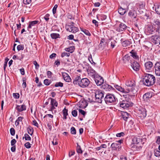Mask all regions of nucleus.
<instances>
[{
	"mask_svg": "<svg viewBox=\"0 0 160 160\" xmlns=\"http://www.w3.org/2000/svg\"><path fill=\"white\" fill-rule=\"evenodd\" d=\"M128 15L131 18H136L137 16L136 12L134 10H130L128 13Z\"/></svg>",
	"mask_w": 160,
	"mask_h": 160,
	"instance_id": "33",
	"label": "nucleus"
},
{
	"mask_svg": "<svg viewBox=\"0 0 160 160\" xmlns=\"http://www.w3.org/2000/svg\"><path fill=\"white\" fill-rule=\"evenodd\" d=\"M64 79L65 81L68 82H69L71 80V79L69 75H68V77L65 78Z\"/></svg>",
	"mask_w": 160,
	"mask_h": 160,
	"instance_id": "59",
	"label": "nucleus"
},
{
	"mask_svg": "<svg viewBox=\"0 0 160 160\" xmlns=\"http://www.w3.org/2000/svg\"><path fill=\"white\" fill-rule=\"evenodd\" d=\"M106 43L107 42L105 41V39L103 38H102L101 40L99 46H104L106 45Z\"/></svg>",
	"mask_w": 160,
	"mask_h": 160,
	"instance_id": "44",
	"label": "nucleus"
},
{
	"mask_svg": "<svg viewBox=\"0 0 160 160\" xmlns=\"http://www.w3.org/2000/svg\"><path fill=\"white\" fill-rule=\"evenodd\" d=\"M131 146V149L132 150L135 152H136L140 151L142 147V146L141 145L134 144L133 143L132 144Z\"/></svg>",
	"mask_w": 160,
	"mask_h": 160,
	"instance_id": "19",
	"label": "nucleus"
},
{
	"mask_svg": "<svg viewBox=\"0 0 160 160\" xmlns=\"http://www.w3.org/2000/svg\"><path fill=\"white\" fill-rule=\"evenodd\" d=\"M17 49L18 51L20 50H23L24 49V46L23 45L20 44L17 47Z\"/></svg>",
	"mask_w": 160,
	"mask_h": 160,
	"instance_id": "51",
	"label": "nucleus"
},
{
	"mask_svg": "<svg viewBox=\"0 0 160 160\" xmlns=\"http://www.w3.org/2000/svg\"><path fill=\"white\" fill-rule=\"evenodd\" d=\"M143 99L146 105H149L150 102V93L148 92L144 94Z\"/></svg>",
	"mask_w": 160,
	"mask_h": 160,
	"instance_id": "15",
	"label": "nucleus"
},
{
	"mask_svg": "<svg viewBox=\"0 0 160 160\" xmlns=\"http://www.w3.org/2000/svg\"><path fill=\"white\" fill-rule=\"evenodd\" d=\"M94 78L95 82L98 86H101L103 83L104 80L101 77L99 76V77H98L97 76Z\"/></svg>",
	"mask_w": 160,
	"mask_h": 160,
	"instance_id": "22",
	"label": "nucleus"
},
{
	"mask_svg": "<svg viewBox=\"0 0 160 160\" xmlns=\"http://www.w3.org/2000/svg\"><path fill=\"white\" fill-rule=\"evenodd\" d=\"M98 18H100L102 20H104L107 18V16L104 14H101L97 16Z\"/></svg>",
	"mask_w": 160,
	"mask_h": 160,
	"instance_id": "45",
	"label": "nucleus"
},
{
	"mask_svg": "<svg viewBox=\"0 0 160 160\" xmlns=\"http://www.w3.org/2000/svg\"><path fill=\"white\" fill-rule=\"evenodd\" d=\"M76 151L78 153L81 154L82 153V150L81 147L78 143H77Z\"/></svg>",
	"mask_w": 160,
	"mask_h": 160,
	"instance_id": "39",
	"label": "nucleus"
},
{
	"mask_svg": "<svg viewBox=\"0 0 160 160\" xmlns=\"http://www.w3.org/2000/svg\"><path fill=\"white\" fill-rule=\"evenodd\" d=\"M122 60L124 63H126L127 62H129V61H130L131 60H133V59L132 58H131L130 56L127 54L124 56ZM130 62V61H129V62Z\"/></svg>",
	"mask_w": 160,
	"mask_h": 160,
	"instance_id": "32",
	"label": "nucleus"
},
{
	"mask_svg": "<svg viewBox=\"0 0 160 160\" xmlns=\"http://www.w3.org/2000/svg\"><path fill=\"white\" fill-rule=\"evenodd\" d=\"M74 48L73 47H71L70 48H65V50L66 51L70 52V53H72L74 51Z\"/></svg>",
	"mask_w": 160,
	"mask_h": 160,
	"instance_id": "43",
	"label": "nucleus"
},
{
	"mask_svg": "<svg viewBox=\"0 0 160 160\" xmlns=\"http://www.w3.org/2000/svg\"><path fill=\"white\" fill-rule=\"evenodd\" d=\"M145 32L147 35L150 34V27L148 25L147 28L145 29Z\"/></svg>",
	"mask_w": 160,
	"mask_h": 160,
	"instance_id": "49",
	"label": "nucleus"
},
{
	"mask_svg": "<svg viewBox=\"0 0 160 160\" xmlns=\"http://www.w3.org/2000/svg\"><path fill=\"white\" fill-rule=\"evenodd\" d=\"M50 15L48 13L46 14L44 17V18L46 22H48L49 20V17Z\"/></svg>",
	"mask_w": 160,
	"mask_h": 160,
	"instance_id": "55",
	"label": "nucleus"
},
{
	"mask_svg": "<svg viewBox=\"0 0 160 160\" xmlns=\"http://www.w3.org/2000/svg\"><path fill=\"white\" fill-rule=\"evenodd\" d=\"M155 155L157 157H158L160 156V151L158 150L155 151L154 152Z\"/></svg>",
	"mask_w": 160,
	"mask_h": 160,
	"instance_id": "63",
	"label": "nucleus"
},
{
	"mask_svg": "<svg viewBox=\"0 0 160 160\" xmlns=\"http://www.w3.org/2000/svg\"><path fill=\"white\" fill-rule=\"evenodd\" d=\"M127 27L125 24L122 23L120 22L119 24L118 27L116 29V30L118 32H121L126 30Z\"/></svg>",
	"mask_w": 160,
	"mask_h": 160,
	"instance_id": "21",
	"label": "nucleus"
},
{
	"mask_svg": "<svg viewBox=\"0 0 160 160\" xmlns=\"http://www.w3.org/2000/svg\"><path fill=\"white\" fill-rule=\"evenodd\" d=\"M33 63L35 66L36 69H38L39 68V64L37 63V62L36 61H34L33 62Z\"/></svg>",
	"mask_w": 160,
	"mask_h": 160,
	"instance_id": "61",
	"label": "nucleus"
},
{
	"mask_svg": "<svg viewBox=\"0 0 160 160\" xmlns=\"http://www.w3.org/2000/svg\"><path fill=\"white\" fill-rule=\"evenodd\" d=\"M10 133L12 136H14L15 135V130L13 128H11L10 129Z\"/></svg>",
	"mask_w": 160,
	"mask_h": 160,
	"instance_id": "62",
	"label": "nucleus"
},
{
	"mask_svg": "<svg viewBox=\"0 0 160 160\" xmlns=\"http://www.w3.org/2000/svg\"><path fill=\"white\" fill-rule=\"evenodd\" d=\"M81 78L80 76H77L74 79L73 81V83L74 85H76L78 84L79 86V83L80 82V80H81Z\"/></svg>",
	"mask_w": 160,
	"mask_h": 160,
	"instance_id": "31",
	"label": "nucleus"
},
{
	"mask_svg": "<svg viewBox=\"0 0 160 160\" xmlns=\"http://www.w3.org/2000/svg\"><path fill=\"white\" fill-rule=\"evenodd\" d=\"M112 85H110L108 84L106 85V87L107 89H108V90H114L115 88L118 91L124 93H128L130 91L129 89H126L125 90L123 88L117 84L112 83Z\"/></svg>",
	"mask_w": 160,
	"mask_h": 160,
	"instance_id": "1",
	"label": "nucleus"
},
{
	"mask_svg": "<svg viewBox=\"0 0 160 160\" xmlns=\"http://www.w3.org/2000/svg\"><path fill=\"white\" fill-rule=\"evenodd\" d=\"M117 100V98L114 94L109 93L107 94L104 98V100L107 104L114 103Z\"/></svg>",
	"mask_w": 160,
	"mask_h": 160,
	"instance_id": "5",
	"label": "nucleus"
},
{
	"mask_svg": "<svg viewBox=\"0 0 160 160\" xmlns=\"http://www.w3.org/2000/svg\"><path fill=\"white\" fill-rule=\"evenodd\" d=\"M151 41L155 44L159 43L160 42V38L158 35L155 34L151 36Z\"/></svg>",
	"mask_w": 160,
	"mask_h": 160,
	"instance_id": "18",
	"label": "nucleus"
},
{
	"mask_svg": "<svg viewBox=\"0 0 160 160\" xmlns=\"http://www.w3.org/2000/svg\"><path fill=\"white\" fill-rule=\"evenodd\" d=\"M144 4H143V2H140L136 4L137 8L140 14L143 12V10H144Z\"/></svg>",
	"mask_w": 160,
	"mask_h": 160,
	"instance_id": "20",
	"label": "nucleus"
},
{
	"mask_svg": "<svg viewBox=\"0 0 160 160\" xmlns=\"http://www.w3.org/2000/svg\"><path fill=\"white\" fill-rule=\"evenodd\" d=\"M121 114L122 118L125 121H127V119L130 118V115L126 112H122Z\"/></svg>",
	"mask_w": 160,
	"mask_h": 160,
	"instance_id": "26",
	"label": "nucleus"
},
{
	"mask_svg": "<svg viewBox=\"0 0 160 160\" xmlns=\"http://www.w3.org/2000/svg\"><path fill=\"white\" fill-rule=\"evenodd\" d=\"M58 7V6L57 4H55L54 6L52 9V13L53 14H54L55 13H56V12L57 8Z\"/></svg>",
	"mask_w": 160,
	"mask_h": 160,
	"instance_id": "57",
	"label": "nucleus"
},
{
	"mask_svg": "<svg viewBox=\"0 0 160 160\" xmlns=\"http://www.w3.org/2000/svg\"><path fill=\"white\" fill-rule=\"evenodd\" d=\"M74 22H71L68 24L66 25L65 28L67 31L73 33H75L77 32L78 31V29L74 26Z\"/></svg>",
	"mask_w": 160,
	"mask_h": 160,
	"instance_id": "6",
	"label": "nucleus"
},
{
	"mask_svg": "<svg viewBox=\"0 0 160 160\" xmlns=\"http://www.w3.org/2000/svg\"><path fill=\"white\" fill-rule=\"evenodd\" d=\"M23 83L22 86L23 88H25L26 87L27 84L26 83V79L25 78H23L22 79Z\"/></svg>",
	"mask_w": 160,
	"mask_h": 160,
	"instance_id": "47",
	"label": "nucleus"
},
{
	"mask_svg": "<svg viewBox=\"0 0 160 160\" xmlns=\"http://www.w3.org/2000/svg\"><path fill=\"white\" fill-rule=\"evenodd\" d=\"M78 112L76 110H74L72 111V114L74 117H76L77 116Z\"/></svg>",
	"mask_w": 160,
	"mask_h": 160,
	"instance_id": "53",
	"label": "nucleus"
},
{
	"mask_svg": "<svg viewBox=\"0 0 160 160\" xmlns=\"http://www.w3.org/2000/svg\"><path fill=\"white\" fill-rule=\"evenodd\" d=\"M79 107L81 108H84L86 107L88 105V104L86 102L83 100L80 101L79 102Z\"/></svg>",
	"mask_w": 160,
	"mask_h": 160,
	"instance_id": "29",
	"label": "nucleus"
},
{
	"mask_svg": "<svg viewBox=\"0 0 160 160\" xmlns=\"http://www.w3.org/2000/svg\"><path fill=\"white\" fill-rule=\"evenodd\" d=\"M145 77L142 78V80L140 81L144 85L146 86H150V82H149V79H148L149 76H150V74L148 73H145Z\"/></svg>",
	"mask_w": 160,
	"mask_h": 160,
	"instance_id": "12",
	"label": "nucleus"
},
{
	"mask_svg": "<svg viewBox=\"0 0 160 160\" xmlns=\"http://www.w3.org/2000/svg\"><path fill=\"white\" fill-rule=\"evenodd\" d=\"M24 138L26 140L30 141L31 140V138L27 133H26L24 135Z\"/></svg>",
	"mask_w": 160,
	"mask_h": 160,
	"instance_id": "50",
	"label": "nucleus"
},
{
	"mask_svg": "<svg viewBox=\"0 0 160 160\" xmlns=\"http://www.w3.org/2000/svg\"><path fill=\"white\" fill-rule=\"evenodd\" d=\"M146 139L145 138H142L141 137L136 136L132 138V141L134 144L141 145V144H143L146 141Z\"/></svg>",
	"mask_w": 160,
	"mask_h": 160,
	"instance_id": "7",
	"label": "nucleus"
},
{
	"mask_svg": "<svg viewBox=\"0 0 160 160\" xmlns=\"http://www.w3.org/2000/svg\"><path fill=\"white\" fill-rule=\"evenodd\" d=\"M152 25L151 26V31L152 32L155 31L157 33H158V31L160 28V22L158 19H152Z\"/></svg>",
	"mask_w": 160,
	"mask_h": 160,
	"instance_id": "4",
	"label": "nucleus"
},
{
	"mask_svg": "<svg viewBox=\"0 0 160 160\" xmlns=\"http://www.w3.org/2000/svg\"><path fill=\"white\" fill-rule=\"evenodd\" d=\"M95 101L92 100V102H97L99 103L102 102L103 99L104 100V94L100 90H95Z\"/></svg>",
	"mask_w": 160,
	"mask_h": 160,
	"instance_id": "2",
	"label": "nucleus"
},
{
	"mask_svg": "<svg viewBox=\"0 0 160 160\" xmlns=\"http://www.w3.org/2000/svg\"><path fill=\"white\" fill-rule=\"evenodd\" d=\"M149 45V42H148L146 39L144 41V44L143 45V46L145 47V48L148 50L149 49V47H148Z\"/></svg>",
	"mask_w": 160,
	"mask_h": 160,
	"instance_id": "40",
	"label": "nucleus"
},
{
	"mask_svg": "<svg viewBox=\"0 0 160 160\" xmlns=\"http://www.w3.org/2000/svg\"><path fill=\"white\" fill-rule=\"evenodd\" d=\"M111 148L112 150L118 151H120L122 149L121 145L118 143L115 142H113L112 144Z\"/></svg>",
	"mask_w": 160,
	"mask_h": 160,
	"instance_id": "13",
	"label": "nucleus"
},
{
	"mask_svg": "<svg viewBox=\"0 0 160 160\" xmlns=\"http://www.w3.org/2000/svg\"><path fill=\"white\" fill-rule=\"evenodd\" d=\"M120 160H128L127 156L121 155L120 158Z\"/></svg>",
	"mask_w": 160,
	"mask_h": 160,
	"instance_id": "60",
	"label": "nucleus"
},
{
	"mask_svg": "<svg viewBox=\"0 0 160 160\" xmlns=\"http://www.w3.org/2000/svg\"><path fill=\"white\" fill-rule=\"evenodd\" d=\"M130 63L131 64V66L134 70L138 71L140 69V65L139 63L136 61L134 60H131Z\"/></svg>",
	"mask_w": 160,
	"mask_h": 160,
	"instance_id": "11",
	"label": "nucleus"
},
{
	"mask_svg": "<svg viewBox=\"0 0 160 160\" xmlns=\"http://www.w3.org/2000/svg\"><path fill=\"white\" fill-rule=\"evenodd\" d=\"M83 32L87 35L90 36H91V34L87 30L85 29L84 30Z\"/></svg>",
	"mask_w": 160,
	"mask_h": 160,
	"instance_id": "58",
	"label": "nucleus"
},
{
	"mask_svg": "<svg viewBox=\"0 0 160 160\" xmlns=\"http://www.w3.org/2000/svg\"><path fill=\"white\" fill-rule=\"evenodd\" d=\"M151 86L154 84L156 82V78L155 77L152 75L151 74Z\"/></svg>",
	"mask_w": 160,
	"mask_h": 160,
	"instance_id": "41",
	"label": "nucleus"
},
{
	"mask_svg": "<svg viewBox=\"0 0 160 160\" xmlns=\"http://www.w3.org/2000/svg\"><path fill=\"white\" fill-rule=\"evenodd\" d=\"M126 85L128 87H133L135 86V82L133 80H128L126 82Z\"/></svg>",
	"mask_w": 160,
	"mask_h": 160,
	"instance_id": "27",
	"label": "nucleus"
},
{
	"mask_svg": "<svg viewBox=\"0 0 160 160\" xmlns=\"http://www.w3.org/2000/svg\"><path fill=\"white\" fill-rule=\"evenodd\" d=\"M13 97L16 99H18L19 98L20 95L18 93H13L12 94Z\"/></svg>",
	"mask_w": 160,
	"mask_h": 160,
	"instance_id": "54",
	"label": "nucleus"
},
{
	"mask_svg": "<svg viewBox=\"0 0 160 160\" xmlns=\"http://www.w3.org/2000/svg\"><path fill=\"white\" fill-rule=\"evenodd\" d=\"M154 67L156 75L160 76V62L156 63Z\"/></svg>",
	"mask_w": 160,
	"mask_h": 160,
	"instance_id": "23",
	"label": "nucleus"
},
{
	"mask_svg": "<svg viewBox=\"0 0 160 160\" xmlns=\"http://www.w3.org/2000/svg\"><path fill=\"white\" fill-rule=\"evenodd\" d=\"M51 100L50 105H51L50 108L49 109V111H52H52L56 108V107H57L58 106V103L54 99L49 98L48 99V100Z\"/></svg>",
	"mask_w": 160,
	"mask_h": 160,
	"instance_id": "10",
	"label": "nucleus"
},
{
	"mask_svg": "<svg viewBox=\"0 0 160 160\" xmlns=\"http://www.w3.org/2000/svg\"><path fill=\"white\" fill-rule=\"evenodd\" d=\"M71 133L72 134H76V131L75 128L74 127H72L71 128Z\"/></svg>",
	"mask_w": 160,
	"mask_h": 160,
	"instance_id": "52",
	"label": "nucleus"
},
{
	"mask_svg": "<svg viewBox=\"0 0 160 160\" xmlns=\"http://www.w3.org/2000/svg\"><path fill=\"white\" fill-rule=\"evenodd\" d=\"M62 113L63 115V119H66L67 118V116L68 115V110L66 108H64L62 110Z\"/></svg>",
	"mask_w": 160,
	"mask_h": 160,
	"instance_id": "35",
	"label": "nucleus"
},
{
	"mask_svg": "<svg viewBox=\"0 0 160 160\" xmlns=\"http://www.w3.org/2000/svg\"><path fill=\"white\" fill-rule=\"evenodd\" d=\"M116 43V42L115 40H112L111 41L110 43L111 47V48H114V47L115 46V44Z\"/></svg>",
	"mask_w": 160,
	"mask_h": 160,
	"instance_id": "48",
	"label": "nucleus"
},
{
	"mask_svg": "<svg viewBox=\"0 0 160 160\" xmlns=\"http://www.w3.org/2000/svg\"><path fill=\"white\" fill-rule=\"evenodd\" d=\"M145 70L147 72H149L150 70V61H148L145 64Z\"/></svg>",
	"mask_w": 160,
	"mask_h": 160,
	"instance_id": "34",
	"label": "nucleus"
},
{
	"mask_svg": "<svg viewBox=\"0 0 160 160\" xmlns=\"http://www.w3.org/2000/svg\"><path fill=\"white\" fill-rule=\"evenodd\" d=\"M52 82L51 80L46 79L44 80L43 83L46 86H48Z\"/></svg>",
	"mask_w": 160,
	"mask_h": 160,
	"instance_id": "42",
	"label": "nucleus"
},
{
	"mask_svg": "<svg viewBox=\"0 0 160 160\" xmlns=\"http://www.w3.org/2000/svg\"><path fill=\"white\" fill-rule=\"evenodd\" d=\"M78 111L80 113L83 115V117H84L85 116L86 114V112H85L84 110L81 109H79Z\"/></svg>",
	"mask_w": 160,
	"mask_h": 160,
	"instance_id": "56",
	"label": "nucleus"
},
{
	"mask_svg": "<svg viewBox=\"0 0 160 160\" xmlns=\"http://www.w3.org/2000/svg\"><path fill=\"white\" fill-rule=\"evenodd\" d=\"M130 53L131 54L130 56L132 57L134 59L138 60H139V56L138 55L137 53L135 50H132L130 52Z\"/></svg>",
	"mask_w": 160,
	"mask_h": 160,
	"instance_id": "24",
	"label": "nucleus"
},
{
	"mask_svg": "<svg viewBox=\"0 0 160 160\" xmlns=\"http://www.w3.org/2000/svg\"><path fill=\"white\" fill-rule=\"evenodd\" d=\"M126 11L125 9H123L121 7L119 8L118 12L121 15H123L126 12Z\"/></svg>",
	"mask_w": 160,
	"mask_h": 160,
	"instance_id": "37",
	"label": "nucleus"
},
{
	"mask_svg": "<svg viewBox=\"0 0 160 160\" xmlns=\"http://www.w3.org/2000/svg\"><path fill=\"white\" fill-rule=\"evenodd\" d=\"M25 147L27 148H30L31 147V144L29 142H27L24 144Z\"/></svg>",
	"mask_w": 160,
	"mask_h": 160,
	"instance_id": "64",
	"label": "nucleus"
},
{
	"mask_svg": "<svg viewBox=\"0 0 160 160\" xmlns=\"http://www.w3.org/2000/svg\"><path fill=\"white\" fill-rule=\"evenodd\" d=\"M107 146L105 144H103L101 145L100 147H98L95 148L96 151H99V152H101V154H105L106 151L105 150V148H106Z\"/></svg>",
	"mask_w": 160,
	"mask_h": 160,
	"instance_id": "17",
	"label": "nucleus"
},
{
	"mask_svg": "<svg viewBox=\"0 0 160 160\" xmlns=\"http://www.w3.org/2000/svg\"><path fill=\"white\" fill-rule=\"evenodd\" d=\"M39 22V21L38 20L29 22V25L28 27V29H29L31 28L32 26L38 24Z\"/></svg>",
	"mask_w": 160,
	"mask_h": 160,
	"instance_id": "30",
	"label": "nucleus"
},
{
	"mask_svg": "<svg viewBox=\"0 0 160 160\" xmlns=\"http://www.w3.org/2000/svg\"><path fill=\"white\" fill-rule=\"evenodd\" d=\"M121 41L122 42V45L124 47H126L129 46L132 43L130 41L128 40H126L123 41V39H122Z\"/></svg>",
	"mask_w": 160,
	"mask_h": 160,
	"instance_id": "28",
	"label": "nucleus"
},
{
	"mask_svg": "<svg viewBox=\"0 0 160 160\" xmlns=\"http://www.w3.org/2000/svg\"><path fill=\"white\" fill-rule=\"evenodd\" d=\"M87 72L88 75L90 77H93L94 78L97 76L96 72L91 67H88Z\"/></svg>",
	"mask_w": 160,
	"mask_h": 160,
	"instance_id": "14",
	"label": "nucleus"
},
{
	"mask_svg": "<svg viewBox=\"0 0 160 160\" xmlns=\"http://www.w3.org/2000/svg\"><path fill=\"white\" fill-rule=\"evenodd\" d=\"M16 109L19 112H21L26 110V106L24 104H23L21 106L17 105L16 108Z\"/></svg>",
	"mask_w": 160,
	"mask_h": 160,
	"instance_id": "25",
	"label": "nucleus"
},
{
	"mask_svg": "<svg viewBox=\"0 0 160 160\" xmlns=\"http://www.w3.org/2000/svg\"><path fill=\"white\" fill-rule=\"evenodd\" d=\"M55 87H63V83L61 82H57L54 86Z\"/></svg>",
	"mask_w": 160,
	"mask_h": 160,
	"instance_id": "46",
	"label": "nucleus"
},
{
	"mask_svg": "<svg viewBox=\"0 0 160 160\" xmlns=\"http://www.w3.org/2000/svg\"><path fill=\"white\" fill-rule=\"evenodd\" d=\"M80 82L79 86L83 88L88 87L90 82L89 79L87 78L81 79Z\"/></svg>",
	"mask_w": 160,
	"mask_h": 160,
	"instance_id": "8",
	"label": "nucleus"
},
{
	"mask_svg": "<svg viewBox=\"0 0 160 160\" xmlns=\"http://www.w3.org/2000/svg\"><path fill=\"white\" fill-rule=\"evenodd\" d=\"M137 112V116L142 119L144 118L147 115L146 110L145 108H141L138 110Z\"/></svg>",
	"mask_w": 160,
	"mask_h": 160,
	"instance_id": "9",
	"label": "nucleus"
},
{
	"mask_svg": "<svg viewBox=\"0 0 160 160\" xmlns=\"http://www.w3.org/2000/svg\"><path fill=\"white\" fill-rule=\"evenodd\" d=\"M152 7V10L155 11L157 14L160 15V3H154Z\"/></svg>",
	"mask_w": 160,
	"mask_h": 160,
	"instance_id": "16",
	"label": "nucleus"
},
{
	"mask_svg": "<svg viewBox=\"0 0 160 160\" xmlns=\"http://www.w3.org/2000/svg\"><path fill=\"white\" fill-rule=\"evenodd\" d=\"M27 130L28 133L30 135L32 136L34 132L33 128L31 126H29L27 128Z\"/></svg>",
	"mask_w": 160,
	"mask_h": 160,
	"instance_id": "36",
	"label": "nucleus"
},
{
	"mask_svg": "<svg viewBox=\"0 0 160 160\" xmlns=\"http://www.w3.org/2000/svg\"><path fill=\"white\" fill-rule=\"evenodd\" d=\"M50 36L52 39H56L58 38H60V35L58 33H52L51 34Z\"/></svg>",
	"mask_w": 160,
	"mask_h": 160,
	"instance_id": "38",
	"label": "nucleus"
},
{
	"mask_svg": "<svg viewBox=\"0 0 160 160\" xmlns=\"http://www.w3.org/2000/svg\"><path fill=\"white\" fill-rule=\"evenodd\" d=\"M126 97L123 99H121L119 102V105L120 107L126 109L128 108L130 105V98L127 97H129L128 95H126Z\"/></svg>",
	"mask_w": 160,
	"mask_h": 160,
	"instance_id": "3",
	"label": "nucleus"
}]
</instances>
